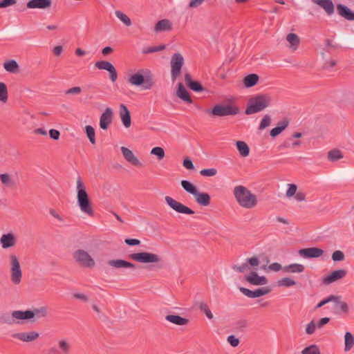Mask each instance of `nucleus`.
<instances>
[{
  "label": "nucleus",
  "mask_w": 354,
  "mask_h": 354,
  "mask_svg": "<svg viewBox=\"0 0 354 354\" xmlns=\"http://www.w3.org/2000/svg\"><path fill=\"white\" fill-rule=\"evenodd\" d=\"M240 291L248 297L257 298L269 293L271 290L269 288L263 287L254 291H252L245 288H241Z\"/></svg>",
  "instance_id": "obj_21"
},
{
  "label": "nucleus",
  "mask_w": 354,
  "mask_h": 354,
  "mask_svg": "<svg viewBox=\"0 0 354 354\" xmlns=\"http://www.w3.org/2000/svg\"><path fill=\"white\" fill-rule=\"evenodd\" d=\"M283 268H284V266H282L279 263H272L268 268V270L273 271V272H279L281 270L283 271Z\"/></svg>",
  "instance_id": "obj_56"
},
{
  "label": "nucleus",
  "mask_w": 354,
  "mask_h": 354,
  "mask_svg": "<svg viewBox=\"0 0 354 354\" xmlns=\"http://www.w3.org/2000/svg\"><path fill=\"white\" fill-rule=\"evenodd\" d=\"M305 266L300 263H291L284 266L283 272L286 273H301L304 271Z\"/></svg>",
  "instance_id": "obj_33"
},
{
  "label": "nucleus",
  "mask_w": 354,
  "mask_h": 354,
  "mask_svg": "<svg viewBox=\"0 0 354 354\" xmlns=\"http://www.w3.org/2000/svg\"><path fill=\"white\" fill-rule=\"evenodd\" d=\"M185 81L187 86L195 92H201L205 90L204 87L198 81H194L192 79L189 73H187L185 75Z\"/></svg>",
  "instance_id": "obj_29"
},
{
  "label": "nucleus",
  "mask_w": 354,
  "mask_h": 354,
  "mask_svg": "<svg viewBox=\"0 0 354 354\" xmlns=\"http://www.w3.org/2000/svg\"><path fill=\"white\" fill-rule=\"evenodd\" d=\"M58 354H71L72 352V344L66 337H59L56 341V346L52 348Z\"/></svg>",
  "instance_id": "obj_15"
},
{
  "label": "nucleus",
  "mask_w": 354,
  "mask_h": 354,
  "mask_svg": "<svg viewBox=\"0 0 354 354\" xmlns=\"http://www.w3.org/2000/svg\"><path fill=\"white\" fill-rule=\"evenodd\" d=\"M239 108L231 104H216L212 109L207 110L209 115L223 117L235 115L239 113Z\"/></svg>",
  "instance_id": "obj_8"
},
{
  "label": "nucleus",
  "mask_w": 354,
  "mask_h": 354,
  "mask_svg": "<svg viewBox=\"0 0 354 354\" xmlns=\"http://www.w3.org/2000/svg\"><path fill=\"white\" fill-rule=\"evenodd\" d=\"M10 279L15 285H19L22 280L23 272L18 257L13 253L8 255Z\"/></svg>",
  "instance_id": "obj_6"
},
{
  "label": "nucleus",
  "mask_w": 354,
  "mask_h": 354,
  "mask_svg": "<svg viewBox=\"0 0 354 354\" xmlns=\"http://www.w3.org/2000/svg\"><path fill=\"white\" fill-rule=\"evenodd\" d=\"M23 320V324L28 321L34 322V318H44L48 315V309L46 307H41L34 308L32 310H21L20 313Z\"/></svg>",
  "instance_id": "obj_10"
},
{
  "label": "nucleus",
  "mask_w": 354,
  "mask_h": 354,
  "mask_svg": "<svg viewBox=\"0 0 354 354\" xmlns=\"http://www.w3.org/2000/svg\"><path fill=\"white\" fill-rule=\"evenodd\" d=\"M0 179L2 183L6 186L10 187L13 185V181L10 175L3 174L0 175Z\"/></svg>",
  "instance_id": "obj_50"
},
{
  "label": "nucleus",
  "mask_w": 354,
  "mask_h": 354,
  "mask_svg": "<svg viewBox=\"0 0 354 354\" xmlns=\"http://www.w3.org/2000/svg\"><path fill=\"white\" fill-rule=\"evenodd\" d=\"M171 75L174 82L181 74V69L184 64V58L180 53H174L171 58Z\"/></svg>",
  "instance_id": "obj_11"
},
{
  "label": "nucleus",
  "mask_w": 354,
  "mask_h": 354,
  "mask_svg": "<svg viewBox=\"0 0 354 354\" xmlns=\"http://www.w3.org/2000/svg\"><path fill=\"white\" fill-rule=\"evenodd\" d=\"M301 354H321L319 347L315 344H311L304 348L301 352Z\"/></svg>",
  "instance_id": "obj_45"
},
{
  "label": "nucleus",
  "mask_w": 354,
  "mask_h": 354,
  "mask_svg": "<svg viewBox=\"0 0 354 354\" xmlns=\"http://www.w3.org/2000/svg\"><path fill=\"white\" fill-rule=\"evenodd\" d=\"M317 328V326L316 322L314 320H312L307 324L306 327V333L310 335H313Z\"/></svg>",
  "instance_id": "obj_52"
},
{
  "label": "nucleus",
  "mask_w": 354,
  "mask_h": 354,
  "mask_svg": "<svg viewBox=\"0 0 354 354\" xmlns=\"http://www.w3.org/2000/svg\"><path fill=\"white\" fill-rule=\"evenodd\" d=\"M51 5V0H30L27 3V7L31 9H47L49 8Z\"/></svg>",
  "instance_id": "obj_28"
},
{
  "label": "nucleus",
  "mask_w": 354,
  "mask_h": 354,
  "mask_svg": "<svg viewBox=\"0 0 354 354\" xmlns=\"http://www.w3.org/2000/svg\"><path fill=\"white\" fill-rule=\"evenodd\" d=\"M16 0H2L0 1V8H5L15 4Z\"/></svg>",
  "instance_id": "obj_61"
},
{
  "label": "nucleus",
  "mask_w": 354,
  "mask_h": 354,
  "mask_svg": "<svg viewBox=\"0 0 354 354\" xmlns=\"http://www.w3.org/2000/svg\"><path fill=\"white\" fill-rule=\"evenodd\" d=\"M302 134H290L285 140L286 147H295L300 145V138Z\"/></svg>",
  "instance_id": "obj_34"
},
{
  "label": "nucleus",
  "mask_w": 354,
  "mask_h": 354,
  "mask_svg": "<svg viewBox=\"0 0 354 354\" xmlns=\"http://www.w3.org/2000/svg\"><path fill=\"white\" fill-rule=\"evenodd\" d=\"M270 122H271L270 116L269 115H264V117L263 118V119L261 121L259 129V130L264 129L265 128L270 126Z\"/></svg>",
  "instance_id": "obj_53"
},
{
  "label": "nucleus",
  "mask_w": 354,
  "mask_h": 354,
  "mask_svg": "<svg viewBox=\"0 0 354 354\" xmlns=\"http://www.w3.org/2000/svg\"><path fill=\"white\" fill-rule=\"evenodd\" d=\"M232 194L237 204L243 209H254L259 203L257 195L244 185H236Z\"/></svg>",
  "instance_id": "obj_1"
},
{
  "label": "nucleus",
  "mask_w": 354,
  "mask_h": 354,
  "mask_svg": "<svg viewBox=\"0 0 354 354\" xmlns=\"http://www.w3.org/2000/svg\"><path fill=\"white\" fill-rule=\"evenodd\" d=\"M345 259L344 254L340 250H336L332 254V259L334 261H342Z\"/></svg>",
  "instance_id": "obj_54"
},
{
  "label": "nucleus",
  "mask_w": 354,
  "mask_h": 354,
  "mask_svg": "<svg viewBox=\"0 0 354 354\" xmlns=\"http://www.w3.org/2000/svg\"><path fill=\"white\" fill-rule=\"evenodd\" d=\"M108 265L112 268L120 269V268H130L135 269L136 266L134 263L129 262L123 259H111L108 261Z\"/></svg>",
  "instance_id": "obj_22"
},
{
  "label": "nucleus",
  "mask_w": 354,
  "mask_h": 354,
  "mask_svg": "<svg viewBox=\"0 0 354 354\" xmlns=\"http://www.w3.org/2000/svg\"><path fill=\"white\" fill-rule=\"evenodd\" d=\"M172 29V24L169 19H165L160 20L154 26L153 30L156 32L168 31Z\"/></svg>",
  "instance_id": "obj_31"
},
{
  "label": "nucleus",
  "mask_w": 354,
  "mask_h": 354,
  "mask_svg": "<svg viewBox=\"0 0 354 354\" xmlns=\"http://www.w3.org/2000/svg\"><path fill=\"white\" fill-rule=\"evenodd\" d=\"M4 69L11 73H17L19 71V66L15 59H9L3 63Z\"/></svg>",
  "instance_id": "obj_36"
},
{
  "label": "nucleus",
  "mask_w": 354,
  "mask_h": 354,
  "mask_svg": "<svg viewBox=\"0 0 354 354\" xmlns=\"http://www.w3.org/2000/svg\"><path fill=\"white\" fill-rule=\"evenodd\" d=\"M113 119V111L110 107H106L100 118V127L103 131H106Z\"/></svg>",
  "instance_id": "obj_19"
},
{
  "label": "nucleus",
  "mask_w": 354,
  "mask_h": 354,
  "mask_svg": "<svg viewBox=\"0 0 354 354\" xmlns=\"http://www.w3.org/2000/svg\"><path fill=\"white\" fill-rule=\"evenodd\" d=\"M277 285L279 287H291L296 285V281L290 277H283L277 281Z\"/></svg>",
  "instance_id": "obj_44"
},
{
  "label": "nucleus",
  "mask_w": 354,
  "mask_h": 354,
  "mask_svg": "<svg viewBox=\"0 0 354 354\" xmlns=\"http://www.w3.org/2000/svg\"><path fill=\"white\" fill-rule=\"evenodd\" d=\"M73 257L75 262L83 268H93L96 266L94 258L85 250H76L73 254Z\"/></svg>",
  "instance_id": "obj_7"
},
{
  "label": "nucleus",
  "mask_w": 354,
  "mask_h": 354,
  "mask_svg": "<svg viewBox=\"0 0 354 354\" xmlns=\"http://www.w3.org/2000/svg\"><path fill=\"white\" fill-rule=\"evenodd\" d=\"M151 154L157 156L158 160H162L165 156L164 149L160 147H153L151 151Z\"/></svg>",
  "instance_id": "obj_49"
},
{
  "label": "nucleus",
  "mask_w": 354,
  "mask_h": 354,
  "mask_svg": "<svg viewBox=\"0 0 354 354\" xmlns=\"http://www.w3.org/2000/svg\"><path fill=\"white\" fill-rule=\"evenodd\" d=\"M336 299V296H334V295H331L324 299H323L322 301H321L316 306L317 308H321L323 306H324L325 304L333 301V300H335Z\"/></svg>",
  "instance_id": "obj_58"
},
{
  "label": "nucleus",
  "mask_w": 354,
  "mask_h": 354,
  "mask_svg": "<svg viewBox=\"0 0 354 354\" xmlns=\"http://www.w3.org/2000/svg\"><path fill=\"white\" fill-rule=\"evenodd\" d=\"M176 95L183 100L184 102L192 104L193 102V100L189 93V92L186 90L184 85L182 82H179L178 84V88L176 91Z\"/></svg>",
  "instance_id": "obj_30"
},
{
  "label": "nucleus",
  "mask_w": 354,
  "mask_h": 354,
  "mask_svg": "<svg viewBox=\"0 0 354 354\" xmlns=\"http://www.w3.org/2000/svg\"><path fill=\"white\" fill-rule=\"evenodd\" d=\"M128 82L133 86H142L145 90L151 89L155 84L153 75L148 69H140L132 74Z\"/></svg>",
  "instance_id": "obj_2"
},
{
  "label": "nucleus",
  "mask_w": 354,
  "mask_h": 354,
  "mask_svg": "<svg viewBox=\"0 0 354 354\" xmlns=\"http://www.w3.org/2000/svg\"><path fill=\"white\" fill-rule=\"evenodd\" d=\"M82 92V88L80 86L72 87L65 91L66 95L80 94Z\"/></svg>",
  "instance_id": "obj_60"
},
{
  "label": "nucleus",
  "mask_w": 354,
  "mask_h": 354,
  "mask_svg": "<svg viewBox=\"0 0 354 354\" xmlns=\"http://www.w3.org/2000/svg\"><path fill=\"white\" fill-rule=\"evenodd\" d=\"M289 124L290 120L288 118H283L277 122V126L272 129L270 133H281L288 127Z\"/></svg>",
  "instance_id": "obj_37"
},
{
  "label": "nucleus",
  "mask_w": 354,
  "mask_h": 354,
  "mask_svg": "<svg viewBox=\"0 0 354 354\" xmlns=\"http://www.w3.org/2000/svg\"><path fill=\"white\" fill-rule=\"evenodd\" d=\"M165 201L172 209L178 213L185 214H193L194 213V212L192 209L182 204L181 203L176 201L171 196H165Z\"/></svg>",
  "instance_id": "obj_14"
},
{
  "label": "nucleus",
  "mask_w": 354,
  "mask_h": 354,
  "mask_svg": "<svg viewBox=\"0 0 354 354\" xmlns=\"http://www.w3.org/2000/svg\"><path fill=\"white\" fill-rule=\"evenodd\" d=\"M270 103L271 97L268 94L257 95L249 99L245 113L251 115L260 112L267 108Z\"/></svg>",
  "instance_id": "obj_4"
},
{
  "label": "nucleus",
  "mask_w": 354,
  "mask_h": 354,
  "mask_svg": "<svg viewBox=\"0 0 354 354\" xmlns=\"http://www.w3.org/2000/svg\"><path fill=\"white\" fill-rule=\"evenodd\" d=\"M77 201L82 212L91 216L93 214L91 202L86 192V186L82 182L81 178H77L76 180Z\"/></svg>",
  "instance_id": "obj_3"
},
{
  "label": "nucleus",
  "mask_w": 354,
  "mask_h": 354,
  "mask_svg": "<svg viewBox=\"0 0 354 354\" xmlns=\"http://www.w3.org/2000/svg\"><path fill=\"white\" fill-rule=\"evenodd\" d=\"M131 259L141 263H158L161 261L160 255L156 253L141 252L129 255Z\"/></svg>",
  "instance_id": "obj_9"
},
{
  "label": "nucleus",
  "mask_w": 354,
  "mask_h": 354,
  "mask_svg": "<svg viewBox=\"0 0 354 354\" xmlns=\"http://www.w3.org/2000/svg\"><path fill=\"white\" fill-rule=\"evenodd\" d=\"M330 321L328 317H324L319 320L317 324V328H322L324 325L327 324Z\"/></svg>",
  "instance_id": "obj_64"
},
{
  "label": "nucleus",
  "mask_w": 354,
  "mask_h": 354,
  "mask_svg": "<svg viewBox=\"0 0 354 354\" xmlns=\"http://www.w3.org/2000/svg\"><path fill=\"white\" fill-rule=\"evenodd\" d=\"M8 99V87L4 82H0V101L3 103L7 102Z\"/></svg>",
  "instance_id": "obj_43"
},
{
  "label": "nucleus",
  "mask_w": 354,
  "mask_h": 354,
  "mask_svg": "<svg viewBox=\"0 0 354 354\" xmlns=\"http://www.w3.org/2000/svg\"><path fill=\"white\" fill-rule=\"evenodd\" d=\"M124 242L128 245H138L140 244V241L136 239H127L124 240Z\"/></svg>",
  "instance_id": "obj_63"
},
{
  "label": "nucleus",
  "mask_w": 354,
  "mask_h": 354,
  "mask_svg": "<svg viewBox=\"0 0 354 354\" xmlns=\"http://www.w3.org/2000/svg\"><path fill=\"white\" fill-rule=\"evenodd\" d=\"M346 274L347 271L344 269L335 270L322 278V283L325 285H330L344 279Z\"/></svg>",
  "instance_id": "obj_16"
},
{
  "label": "nucleus",
  "mask_w": 354,
  "mask_h": 354,
  "mask_svg": "<svg viewBox=\"0 0 354 354\" xmlns=\"http://www.w3.org/2000/svg\"><path fill=\"white\" fill-rule=\"evenodd\" d=\"M198 306L199 310L203 313L209 319H212L214 318L213 313L206 303L203 301L199 302Z\"/></svg>",
  "instance_id": "obj_42"
},
{
  "label": "nucleus",
  "mask_w": 354,
  "mask_h": 354,
  "mask_svg": "<svg viewBox=\"0 0 354 354\" xmlns=\"http://www.w3.org/2000/svg\"><path fill=\"white\" fill-rule=\"evenodd\" d=\"M227 342L232 346L236 347L239 344V339L234 335H230L227 339Z\"/></svg>",
  "instance_id": "obj_57"
},
{
  "label": "nucleus",
  "mask_w": 354,
  "mask_h": 354,
  "mask_svg": "<svg viewBox=\"0 0 354 354\" xmlns=\"http://www.w3.org/2000/svg\"><path fill=\"white\" fill-rule=\"evenodd\" d=\"M299 254L304 258H317L324 254V250L318 248L301 249Z\"/></svg>",
  "instance_id": "obj_23"
},
{
  "label": "nucleus",
  "mask_w": 354,
  "mask_h": 354,
  "mask_svg": "<svg viewBox=\"0 0 354 354\" xmlns=\"http://www.w3.org/2000/svg\"><path fill=\"white\" fill-rule=\"evenodd\" d=\"M246 281L254 286H264L268 282V279L265 276H259L257 272L251 271L245 276Z\"/></svg>",
  "instance_id": "obj_20"
},
{
  "label": "nucleus",
  "mask_w": 354,
  "mask_h": 354,
  "mask_svg": "<svg viewBox=\"0 0 354 354\" xmlns=\"http://www.w3.org/2000/svg\"><path fill=\"white\" fill-rule=\"evenodd\" d=\"M73 297L75 299H80L84 302H87L88 301V297L84 293L75 292V293L73 294Z\"/></svg>",
  "instance_id": "obj_59"
},
{
  "label": "nucleus",
  "mask_w": 354,
  "mask_h": 354,
  "mask_svg": "<svg viewBox=\"0 0 354 354\" xmlns=\"http://www.w3.org/2000/svg\"><path fill=\"white\" fill-rule=\"evenodd\" d=\"M115 16L120 19L127 26H130L131 25V21L130 18L122 12L120 10H117L115 12Z\"/></svg>",
  "instance_id": "obj_47"
},
{
  "label": "nucleus",
  "mask_w": 354,
  "mask_h": 354,
  "mask_svg": "<svg viewBox=\"0 0 354 354\" xmlns=\"http://www.w3.org/2000/svg\"><path fill=\"white\" fill-rule=\"evenodd\" d=\"M120 151L123 158L130 165L136 167H142L143 164L135 153L126 147H121Z\"/></svg>",
  "instance_id": "obj_17"
},
{
  "label": "nucleus",
  "mask_w": 354,
  "mask_h": 354,
  "mask_svg": "<svg viewBox=\"0 0 354 354\" xmlns=\"http://www.w3.org/2000/svg\"><path fill=\"white\" fill-rule=\"evenodd\" d=\"M236 145L241 156L243 157H247L249 156L250 149L245 142L237 141Z\"/></svg>",
  "instance_id": "obj_40"
},
{
  "label": "nucleus",
  "mask_w": 354,
  "mask_h": 354,
  "mask_svg": "<svg viewBox=\"0 0 354 354\" xmlns=\"http://www.w3.org/2000/svg\"><path fill=\"white\" fill-rule=\"evenodd\" d=\"M344 351H351L354 346V336L350 332H346L344 335Z\"/></svg>",
  "instance_id": "obj_39"
},
{
  "label": "nucleus",
  "mask_w": 354,
  "mask_h": 354,
  "mask_svg": "<svg viewBox=\"0 0 354 354\" xmlns=\"http://www.w3.org/2000/svg\"><path fill=\"white\" fill-rule=\"evenodd\" d=\"M183 165L187 169L192 170L194 169L192 161L189 158H187L184 160Z\"/></svg>",
  "instance_id": "obj_62"
},
{
  "label": "nucleus",
  "mask_w": 354,
  "mask_h": 354,
  "mask_svg": "<svg viewBox=\"0 0 354 354\" xmlns=\"http://www.w3.org/2000/svg\"><path fill=\"white\" fill-rule=\"evenodd\" d=\"M259 80V76L257 74L252 73L245 76L243 82L246 88H250L255 86Z\"/></svg>",
  "instance_id": "obj_35"
},
{
  "label": "nucleus",
  "mask_w": 354,
  "mask_h": 354,
  "mask_svg": "<svg viewBox=\"0 0 354 354\" xmlns=\"http://www.w3.org/2000/svg\"><path fill=\"white\" fill-rule=\"evenodd\" d=\"M335 302V308L339 312L348 313V307L346 302L341 301L339 297H336V299L333 301Z\"/></svg>",
  "instance_id": "obj_41"
},
{
  "label": "nucleus",
  "mask_w": 354,
  "mask_h": 354,
  "mask_svg": "<svg viewBox=\"0 0 354 354\" xmlns=\"http://www.w3.org/2000/svg\"><path fill=\"white\" fill-rule=\"evenodd\" d=\"M165 319L167 321L178 326H184L189 323L187 319L176 315H168L165 317Z\"/></svg>",
  "instance_id": "obj_32"
},
{
  "label": "nucleus",
  "mask_w": 354,
  "mask_h": 354,
  "mask_svg": "<svg viewBox=\"0 0 354 354\" xmlns=\"http://www.w3.org/2000/svg\"><path fill=\"white\" fill-rule=\"evenodd\" d=\"M12 337L24 343L36 341L39 337V333L35 330L20 331L12 334Z\"/></svg>",
  "instance_id": "obj_12"
},
{
  "label": "nucleus",
  "mask_w": 354,
  "mask_h": 354,
  "mask_svg": "<svg viewBox=\"0 0 354 354\" xmlns=\"http://www.w3.org/2000/svg\"><path fill=\"white\" fill-rule=\"evenodd\" d=\"M288 189L286 195L288 198H291L297 194V187L295 184H288Z\"/></svg>",
  "instance_id": "obj_51"
},
{
  "label": "nucleus",
  "mask_w": 354,
  "mask_h": 354,
  "mask_svg": "<svg viewBox=\"0 0 354 354\" xmlns=\"http://www.w3.org/2000/svg\"><path fill=\"white\" fill-rule=\"evenodd\" d=\"M180 185L187 193L194 197L195 201L198 205L206 207L210 204V196L206 192H199L191 182L183 180L180 182Z\"/></svg>",
  "instance_id": "obj_5"
},
{
  "label": "nucleus",
  "mask_w": 354,
  "mask_h": 354,
  "mask_svg": "<svg viewBox=\"0 0 354 354\" xmlns=\"http://www.w3.org/2000/svg\"><path fill=\"white\" fill-rule=\"evenodd\" d=\"M120 117L125 127L128 128L131 126V119L130 111L124 104L120 105Z\"/></svg>",
  "instance_id": "obj_24"
},
{
  "label": "nucleus",
  "mask_w": 354,
  "mask_h": 354,
  "mask_svg": "<svg viewBox=\"0 0 354 354\" xmlns=\"http://www.w3.org/2000/svg\"><path fill=\"white\" fill-rule=\"evenodd\" d=\"M218 174V171L215 168L203 169L200 171V174L205 177H213Z\"/></svg>",
  "instance_id": "obj_48"
},
{
  "label": "nucleus",
  "mask_w": 354,
  "mask_h": 354,
  "mask_svg": "<svg viewBox=\"0 0 354 354\" xmlns=\"http://www.w3.org/2000/svg\"><path fill=\"white\" fill-rule=\"evenodd\" d=\"M343 158L342 152L339 150L334 149L328 152V158L329 160L334 162Z\"/></svg>",
  "instance_id": "obj_46"
},
{
  "label": "nucleus",
  "mask_w": 354,
  "mask_h": 354,
  "mask_svg": "<svg viewBox=\"0 0 354 354\" xmlns=\"http://www.w3.org/2000/svg\"><path fill=\"white\" fill-rule=\"evenodd\" d=\"M50 214L55 218H56L59 223H64V216H62L57 210L50 208L49 209Z\"/></svg>",
  "instance_id": "obj_55"
},
{
  "label": "nucleus",
  "mask_w": 354,
  "mask_h": 354,
  "mask_svg": "<svg viewBox=\"0 0 354 354\" xmlns=\"http://www.w3.org/2000/svg\"><path fill=\"white\" fill-rule=\"evenodd\" d=\"M286 40L290 43V48L293 50L298 48L300 44V39L295 33H289L286 36Z\"/></svg>",
  "instance_id": "obj_38"
},
{
  "label": "nucleus",
  "mask_w": 354,
  "mask_h": 354,
  "mask_svg": "<svg viewBox=\"0 0 354 354\" xmlns=\"http://www.w3.org/2000/svg\"><path fill=\"white\" fill-rule=\"evenodd\" d=\"M95 66L100 70H105L109 73V77L113 82L118 79V73L114 66L109 62L102 60L95 62Z\"/></svg>",
  "instance_id": "obj_18"
},
{
  "label": "nucleus",
  "mask_w": 354,
  "mask_h": 354,
  "mask_svg": "<svg viewBox=\"0 0 354 354\" xmlns=\"http://www.w3.org/2000/svg\"><path fill=\"white\" fill-rule=\"evenodd\" d=\"M312 2L318 5L328 15H331L334 13L335 6L331 0H311Z\"/></svg>",
  "instance_id": "obj_26"
},
{
  "label": "nucleus",
  "mask_w": 354,
  "mask_h": 354,
  "mask_svg": "<svg viewBox=\"0 0 354 354\" xmlns=\"http://www.w3.org/2000/svg\"><path fill=\"white\" fill-rule=\"evenodd\" d=\"M337 10L342 17L348 21H354V12L348 6L339 3L337 5Z\"/></svg>",
  "instance_id": "obj_25"
},
{
  "label": "nucleus",
  "mask_w": 354,
  "mask_h": 354,
  "mask_svg": "<svg viewBox=\"0 0 354 354\" xmlns=\"http://www.w3.org/2000/svg\"><path fill=\"white\" fill-rule=\"evenodd\" d=\"M0 243L3 249L12 248L16 245V238L12 233L4 234L0 238Z\"/></svg>",
  "instance_id": "obj_27"
},
{
  "label": "nucleus",
  "mask_w": 354,
  "mask_h": 354,
  "mask_svg": "<svg viewBox=\"0 0 354 354\" xmlns=\"http://www.w3.org/2000/svg\"><path fill=\"white\" fill-rule=\"evenodd\" d=\"M21 310H12L9 315L7 313L0 315V323L3 324H23Z\"/></svg>",
  "instance_id": "obj_13"
}]
</instances>
